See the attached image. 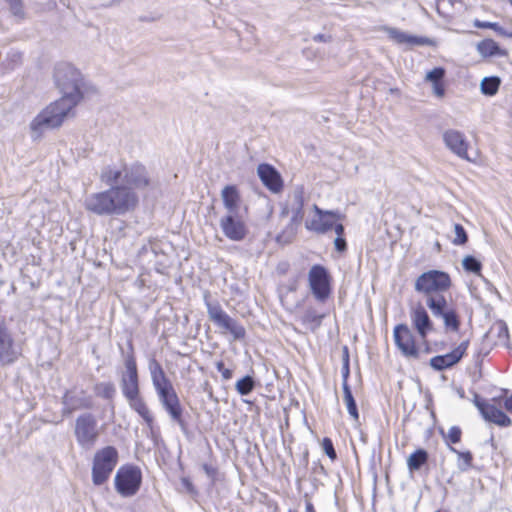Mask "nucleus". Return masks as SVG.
Listing matches in <instances>:
<instances>
[{
  "instance_id": "nucleus-1",
  "label": "nucleus",
  "mask_w": 512,
  "mask_h": 512,
  "mask_svg": "<svg viewBox=\"0 0 512 512\" xmlns=\"http://www.w3.org/2000/svg\"><path fill=\"white\" fill-rule=\"evenodd\" d=\"M54 81L62 96L42 109L30 122L34 140L41 138L48 130L59 128L83 97V77L72 64L58 63L54 68Z\"/></svg>"
},
{
  "instance_id": "nucleus-2",
  "label": "nucleus",
  "mask_w": 512,
  "mask_h": 512,
  "mask_svg": "<svg viewBox=\"0 0 512 512\" xmlns=\"http://www.w3.org/2000/svg\"><path fill=\"white\" fill-rule=\"evenodd\" d=\"M137 203L138 197L134 191L126 186L116 185L88 195L84 200V207L98 216L124 215L134 209Z\"/></svg>"
},
{
  "instance_id": "nucleus-3",
  "label": "nucleus",
  "mask_w": 512,
  "mask_h": 512,
  "mask_svg": "<svg viewBox=\"0 0 512 512\" xmlns=\"http://www.w3.org/2000/svg\"><path fill=\"white\" fill-rule=\"evenodd\" d=\"M452 286V280L447 272L441 270H428L420 274L414 283L417 293L425 296L426 301L444 295Z\"/></svg>"
},
{
  "instance_id": "nucleus-4",
  "label": "nucleus",
  "mask_w": 512,
  "mask_h": 512,
  "mask_svg": "<svg viewBox=\"0 0 512 512\" xmlns=\"http://www.w3.org/2000/svg\"><path fill=\"white\" fill-rule=\"evenodd\" d=\"M119 453L114 446H106L97 450L92 461V483L101 486L108 481L118 464Z\"/></svg>"
},
{
  "instance_id": "nucleus-5",
  "label": "nucleus",
  "mask_w": 512,
  "mask_h": 512,
  "mask_svg": "<svg viewBox=\"0 0 512 512\" xmlns=\"http://www.w3.org/2000/svg\"><path fill=\"white\" fill-rule=\"evenodd\" d=\"M74 435L79 447L91 450L100 436L96 417L89 412L79 415L75 420Z\"/></svg>"
},
{
  "instance_id": "nucleus-6",
  "label": "nucleus",
  "mask_w": 512,
  "mask_h": 512,
  "mask_svg": "<svg viewBox=\"0 0 512 512\" xmlns=\"http://www.w3.org/2000/svg\"><path fill=\"white\" fill-rule=\"evenodd\" d=\"M142 472L135 465L121 466L114 477V486L116 492L124 497L129 498L136 495L141 487Z\"/></svg>"
},
{
  "instance_id": "nucleus-7",
  "label": "nucleus",
  "mask_w": 512,
  "mask_h": 512,
  "mask_svg": "<svg viewBox=\"0 0 512 512\" xmlns=\"http://www.w3.org/2000/svg\"><path fill=\"white\" fill-rule=\"evenodd\" d=\"M205 304L209 319L219 328L229 332L234 340H242L246 336V330L238 321L231 318L219 303H211L205 296Z\"/></svg>"
},
{
  "instance_id": "nucleus-8",
  "label": "nucleus",
  "mask_w": 512,
  "mask_h": 512,
  "mask_svg": "<svg viewBox=\"0 0 512 512\" xmlns=\"http://www.w3.org/2000/svg\"><path fill=\"white\" fill-rule=\"evenodd\" d=\"M425 302L432 315L443 321L446 331H459L461 325L459 314L456 308L448 302L446 297L430 298Z\"/></svg>"
},
{
  "instance_id": "nucleus-9",
  "label": "nucleus",
  "mask_w": 512,
  "mask_h": 512,
  "mask_svg": "<svg viewBox=\"0 0 512 512\" xmlns=\"http://www.w3.org/2000/svg\"><path fill=\"white\" fill-rule=\"evenodd\" d=\"M309 287L314 297L324 302L331 293L330 276L327 269L319 264L313 265L308 273Z\"/></svg>"
},
{
  "instance_id": "nucleus-10",
  "label": "nucleus",
  "mask_w": 512,
  "mask_h": 512,
  "mask_svg": "<svg viewBox=\"0 0 512 512\" xmlns=\"http://www.w3.org/2000/svg\"><path fill=\"white\" fill-rule=\"evenodd\" d=\"M21 356V348L15 343L13 335L4 319L0 318V365L15 363Z\"/></svg>"
},
{
  "instance_id": "nucleus-11",
  "label": "nucleus",
  "mask_w": 512,
  "mask_h": 512,
  "mask_svg": "<svg viewBox=\"0 0 512 512\" xmlns=\"http://www.w3.org/2000/svg\"><path fill=\"white\" fill-rule=\"evenodd\" d=\"M120 388L123 396L140 392L138 368L132 349L124 358V369L120 372Z\"/></svg>"
},
{
  "instance_id": "nucleus-12",
  "label": "nucleus",
  "mask_w": 512,
  "mask_h": 512,
  "mask_svg": "<svg viewBox=\"0 0 512 512\" xmlns=\"http://www.w3.org/2000/svg\"><path fill=\"white\" fill-rule=\"evenodd\" d=\"M394 342L403 356L417 359L419 349L411 329L406 324H398L393 330Z\"/></svg>"
},
{
  "instance_id": "nucleus-13",
  "label": "nucleus",
  "mask_w": 512,
  "mask_h": 512,
  "mask_svg": "<svg viewBox=\"0 0 512 512\" xmlns=\"http://www.w3.org/2000/svg\"><path fill=\"white\" fill-rule=\"evenodd\" d=\"M157 396L171 420L177 423L182 430H185L186 422L183 419V408L174 387L157 393Z\"/></svg>"
},
{
  "instance_id": "nucleus-14",
  "label": "nucleus",
  "mask_w": 512,
  "mask_h": 512,
  "mask_svg": "<svg viewBox=\"0 0 512 512\" xmlns=\"http://www.w3.org/2000/svg\"><path fill=\"white\" fill-rule=\"evenodd\" d=\"M220 228L231 241H242L247 235V227L239 213H226L220 219Z\"/></svg>"
},
{
  "instance_id": "nucleus-15",
  "label": "nucleus",
  "mask_w": 512,
  "mask_h": 512,
  "mask_svg": "<svg viewBox=\"0 0 512 512\" xmlns=\"http://www.w3.org/2000/svg\"><path fill=\"white\" fill-rule=\"evenodd\" d=\"M304 187L301 185L296 186L291 195L290 202L284 205L279 214L280 222L286 220L289 216L294 218L295 221H301L304 218Z\"/></svg>"
},
{
  "instance_id": "nucleus-16",
  "label": "nucleus",
  "mask_w": 512,
  "mask_h": 512,
  "mask_svg": "<svg viewBox=\"0 0 512 512\" xmlns=\"http://www.w3.org/2000/svg\"><path fill=\"white\" fill-rule=\"evenodd\" d=\"M442 139L449 151L461 159L471 161L468 156L470 144L463 132L456 129H447L443 132Z\"/></svg>"
},
{
  "instance_id": "nucleus-17",
  "label": "nucleus",
  "mask_w": 512,
  "mask_h": 512,
  "mask_svg": "<svg viewBox=\"0 0 512 512\" xmlns=\"http://www.w3.org/2000/svg\"><path fill=\"white\" fill-rule=\"evenodd\" d=\"M150 184L151 179L145 166L136 163L124 168L122 185L128 187L131 191L133 189H144Z\"/></svg>"
},
{
  "instance_id": "nucleus-18",
  "label": "nucleus",
  "mask_w": 512,
  "mask_h": 512,
  "mask_svg": "<svg viewBox=\"0 0 512 512\" xmlns=\"http://www.w3.org/2000/svg\"><path fill=\"white\" fill-rule=\"evenodd\" d=\"M62 414L70 415L76 410L91 409L93 407L92 397L83 390L67 391L62 398Z\"/></svg>"
},
{
  "instance_id": "nucleus-19",
  "label": "nucleus",
  "mask_w": 512,
  "mask_h": 512,
  "mask_svg": "<svg viewBox=\"0 0 512 512\" xmlns=\"http://www.w3.org/2000/svg\"><path fill=\"white\" fill-rule=\"evenodd\" d=\"M469 341L461 342L454 350L444 355H437L430 359V366L436 371H443L456 365L465 355Z\"/></svg>"
},
{
  "instance_id": "nucleus-20",
  "label": "nucleus",
  "mask_w": 512,
  "mask_h": 512,
  "mask_svg": "<svg viewBox=\"0 0 512 512\" xmlns=\"http://www.w3.org/2000/svg\"><path fill=\"white\" fill-rule=\"evenodd\" d=\"M474 404L486 421L492 422L501 427H508L511 425V419L503 411L480 399L478 394L474 395Z\"/></svg>"
},
{
  "instance_id": "nucleus-21",
  "label": "nucleus",
  "mask_w": 512,
  "mask_h": 512,
  "mask_svg": "<svg viewBox=\"0 0 512 512\" xmlns=\"http://www.w3.org/2000/svg\"><path fill=\"white\" fill-rule=\"evenodd\" d=\"M313 208L317 215V218H314L311 221L306 222V228L318 234H324L332 230L334 225V220L332 218L339 217L338 213L333 211H324L320 209L317 205H314Z\"/></svg>"
},
{
  "instance_id": "nucleus-22",
  "label": "nucleus",
  "mask_w": 512,
  "mask_h": 512,
  "mask_svg": "<svg viewBox=\"0 0 512 512\" xmlns=\"http://www.w3.org/2000/svg\"><path fill=\"white\" fill-rule=\"evenodd\" d=\"M410 319L413 327L422 339H426L427 335L434 329L428 312L420 304L411 309Z\"/></svg>"
},
{
  "instance_id": "nucleus-23",
  "label": "nucleus",
  "mask_w": 512,
  "mask_h": 512,
  "mask_svg": "<svg viewBox=\"0 0 512 512\" xmlns=\"http://www.w3.org/2000/svg\"><path fill=\"white\" fill-rule=\"evenodd\" d=\"M257 173L264 184L273 193H278L283 188V181L279 172L270 164H260Z\"/></svg>"
},
{
  "instance_id": "nucleus-24",
  "label": "nucleus",
  "mask_w": 512,
  "mask_h": 512,
  "mask_svg": "<svg viewBox=\"0 0 512 512\" xmlns=\"http://www.w3.org/2000/svg\"><path fill=\"white\" fill-rule=\"evenodd\" d=\"M124 397L128 402L129 407L132 410H134L144 420V422L150 429H152L154 417L150 412L146 402L142 398L140 392L133 393Z\"/></svg>"
},
{
  "instance_id": "nucleus-25",
  "label": "nucleus",
  "mask_w": 512,
  "mask_h": 512,
  "mask_svg": "<svg viewBox=\"0 0 512 512\" xmlns=\"http://www.w3.org/2000/svg\"><path fill=\"white\" fill-rule=\"evenodd\" d=\"M384 30L388 34L389 38L392 39L397 44H407L410 46H414L426 45L429 44L430 42L428 38L409 35L397 28L385 27Z\"/></svg>"
},
{
  "instance_id": "nucleus-26",
  "label": "nucleus",
  "mask_w": 512,
  "mask_h": 512,
  "mask_svg": "<svg viewBox=\"0 0 512 512\" xmlns=\"http://www.w3.org/2000/svg\"><path fill=\"white\" fill-rule=\"evenodd\" d=\"M221 198L227 213H239L241 197L236 186H225L221 191Z\"/></svg>"
},
{
  "instance_id": "nucleus-27",
  "label": "nucleus",
  "mask_w": 512,
  "mask_h": 512,
  "mask_svg": "<svg viewBox=\"0 0 512 512\" xmlns=\"http://www.w3.org/2000/svg\"><path fill=\"white\" fill-rule=\"evenodd\" d=\"M300 224L301 221H295L294 218L290 217L276 235V242L280 244L291 243L297 234Z\"/></svg>"
},
{
  "instance_id": "nucleus-28",
  "label": "nucleus",
  "mask_w": 512,
  "mask_h": 512,
  "mask_svg": "<svg viewBox=\"0 0 512 512\" xmlns=\"http://www.w3.org/2000/svg\"><path fill=\"white\" fill-rule=\"evenodd\" d=\"M124 169L119 170L110 166L105 167L100 175V179L110 187L123 184Z\"/></svg>"
},
{
  "instance_id": "nucleus-29",
  "label": "nucleus",
  "mask_w": 512,
  "mask_h": 512,
  "mask_svg": "<svg viewBox=\"0 0 512 512\" xmlns=\"http://www.w3.org/2000/svg\"><path fill=\"white\" fill-rule=\"evenodd\" d=\"M323 317L315 309L307 308L301 316V322L310 330L315 331L320 327Z\"/></svg>"
},
{
  "instance_id": "nucleus-30",
  "label": "nucleus",
  "mask_w": 512,
  "mask_h": 512,
  "mask_svg": "<svg viewBox=\"0 0 512 512\" xmlns=\"http://www.w3.org/2000/svg\"><path fill=\"white\" fill-rule=\"evenodd\" d=\"M428 452L424 449H417L407 459V466L410 472L419 470L428 461Z\"/></svg>"
},
{
  "instance_id": "nucleus-31",
  "label": "nucleus",
  "mask_w": 512,
  "mask_h": 512,
  "mask_svg": "<svg viewBox=\"0 0 512 512\" xmlns=\"http://www.w3.org/2000/svg\"><path fill=\"white\" fill-rule=\"evenodd\" d=\"M342 387H343V394H344L343 400L346 404L348 413L354 420L357 421L359 419V413H358V408L356 405V401L353 397L351 388L348 383H342Z\"/></svg>"
},
{
  "instance_id": "nucleus-32",
  "label": "nucleus",
  "mask_w": 512,
  "mask_h": 512,
  "mask_svg": "<svg viewBox=\"0 0 512 512\" xmlns=\"http://www.w3.org/2000/svg\"><path fill=\"white\" fill-rule=\"evenodd\" d=\"M501 80L497 76L484 77L480 83V90L486 96H494L500 87Z\"/></svg>"
},
{
  "instance_id": "nucleus-33",
  "label": "nucleus",
  "mask_w": 512,
  "mask_h": 512,
  "mask_svg": "<svg viewBox=\"0 0 512 512\" xmlns=\"http://www.w3.org/2000/svg\"><path fill=\"white\" fill-rule=\"evenodd\" d=\"M478 52L484 57L501 55L499 45L492 39H485L477 44Z\"/></svg>"
},
{
  "instance_id": "nucleus-34",
  "label": "nucleus",
  "mask_w": 512,
  "mask_h": 512,
  "mask_svg": "<svg viewBox=\"0 0 512 512\" xmlns=\"http://www.w3.org/2000/svg\"><path fill=\"white\" fill-rule=\"evenodd\" d=\"M449 449L458 456L457 467L460 471L465 472L471 468L473 455L470 451H459L451 445H449Z\"/></svg>"
},
{
  "instance_id": "nucleus-35",
  "label": "nucleus",
  "mask_w": 512,
  "mask_h": 512,
  "mask_svg": "<svg viewBox=\"0 0 512 512\" xmlns=\"http://www.w3.org/2000/svg\"><path fill=\"white\" fill-rule=\"evenodd\" d=\"M254 388H255V380L250 375L244 376L243 378L238 380L235 385L236 391L241 396H246V395L250 394L254 390Z\"/></svg>"
},
{
  "instance_id": "nucleus-36",
  "label": "nucleus",
  "mask_w": 512,
  "mask_h": 512,
  "mask_svg": "<svg viewBox=\"0 0 512 512\" xmlns=\"http://www.w3.org/2000/svg\"><path fill=\"white\" fill-rule=\"evenodd\" d=\"M95 393L104 399H112L116 394V389L111 382H101L96 384Z\"/></svg>"
},
{
  "instance_id": "nucleus-37",
  "label": "nucleus",
  "mask_w": 512,
  "mask_h": 512,
  "mask_svg": "<svg viewBox=\"0 0 512 512\" xmlns=\"http://www.w3.org/2000/svg\"><path fill=\"white\" fill-rule=\"evenodd\" d=\"M148 370H149L152 382H154L166 375L161 364L157 361V359L155 357H151L148 360Z\"/></svg>"
},
{
  "instance_id": "nucleus-38",
  "label": "nucleus",
  "mask_w": 512,
  "mask_h": 512,
  "mask_svg": "<svg viewBox=\"0 0 512 512\" xmlns=\"http://www.w3.org/2000/svg\"><path fill=\"white\" fill-rule=\"evenodd\" d=\"M463 268L468 271L475 274H480L482 269L481 262L476 259L474 256H466L462 261Z\"/></svg>"
},
{
  "instance_id": "nucleus-39",
  "label": "nucleus",
  "mask_w": 512,
  "mask_h": 512,
  "mask_svg": "<svg viewBox=\"0 0 512 512\" xmlns=\"http://www.w3.org/2000/svg\"><path fill=\"white\" fill-rule=\"evenodd\" d=\"M474 26L477 27V28H489V29L494 30L495 32H497L499 35H503V36H507V37H512V32L511 33L507 32L498 23L484 22V21H480V20H475L474 21Z\"/></svg>"
},
{
  "instance_id": "nucleus-40",
  "label": "nucleus",
  "mask_w": 512,
  "mask_h": 512,
  "mask_svg": "<svg viewBox=\"0 0 512 512\" xmlns=\"http://www.w3.org/2000/svg\"><path fill=\"white\" fill-rule=\"evenodd\" d=\"M5 2L8 4L9 10L13 16L20 20L25 18V11L23 8L22 0H5Z\"/></svg>"
},
{
  "instance_id": "nucleus-41",
  "label": "nucleus",
  "mask_w": 512,
  "mask_h": 512,
  "mask_svg": "<svg viewBox=\"0 0 512 512\" xmlns=\"http://www.w3.org/2000/svg\"><path fill=\"white\" fill-rule=\"evenodd\" d=\"M445 76V69L442 67H436L426 74L425 80L432 84L440 83L443 81Z\"/></svg>"
},
{
  "instance_id": "nucleus-42",
  "label": "nucleus",
  "mask_w": 512,
  "mask_h": 512,
  "mask_svg": "<svg viewBox=\"0 0 512 512\" xmlns=\"http://www.w3.org/2000/svg\"><path fill=\"white\" fill-rule=\"evenodd\" d=\"M454 232L456 237L453 239L454 245H464L468 241V235L461 224L454 225Z\"/></svg>"
},
{
  "instance_id": "nucleus-43",
  "label": "nucleus",
  "mask_w": 512,
  "mask_h": 512,
  "mask_svg": "<svg viewBox=\"0 0 512 512\" xmlns=\"http://www.w3.org/2000/svg\"><path fill=\"white\" fill-rule=\"evenodd\" d=\"M462 431L458 426H452L447 432V435L444 436L445 440L449 444H456L461 441Z\"/></svg>"
},
{
  "instance_id": "nucleus-44",
  "label": "nucleus",
  "mask_w": 512,
  "mask_h": 512,
  "mask_svg": "<svg viewBox=\"0 0 512 512\" xmlns=\"http://www.w3.org/2000/svg\"><path fill=\"white\" fill-rule=\"evenodd\" d=\"M152 384H153V387H154L156 393L173 388L172 382L166 375L163 376L162 378L152 382Z\"/></svg>"
},
{
  "instance_id": "nucleus-45",
  "label": "nucleus",
  "mask_w": 512,
  "mask_h": 512,
  "mask_svg": "<svg viewBox=\"0 0 512 512\" xmlns=\"http://www.w3.org/2000/svg\"><path fill=\"white\" fill-rule=\"evenodd\" d=\"M152 384H153V387H154L156 393L173 388L172 382L166 375L163 376L162 378L152 382Z\"/></svg>"
},
{
  "instance_id": "nucleus-46",
  "label": "nucleus",
  "mask_w": 512,
  "mask_h": 512,
  "mask_svg": "<svg viewBox=\"0 0 512 512\" xmlns=\"http://www.w3.org/2000/svg\"><path fill=\"white\" fill-rule=\"evenodd\" d=\"M322 447L325 454L331 459L335 460L337 458L336 451L334 449L333 443L330 438L325 437L322 441Z\"/></svg>"
},
{
  "instance_id": "nucleus-47",
  "label": "nucleus",
  "mask_w": 512,
  "mask_h": 512,
  "mask_svg": "<svg viewBox=\"0 0 512 512\" xmlns=\"http://www.w3.org/2000/svg\"><path fill=\"white\" fill-rule=\"evenodd\" d=\"M216 368L218 372L221 373L224 380H230L233 376V371L231 369L225 368L224 363L222 361H218L216 363Z\"/></svg>"
},
{
  "instance_id": "nucleus-48",
  "label": "nucleus",
  "mask_w": 512,
  "mask_h": 512,
  "mask_svg": "<svg viewBox=\"0 0 512 512\" xmlns=\"http://www.w3.org/2000/svg\"><path fill=\"white\" fill-rule=\"evenodd\" d=\"M202 469L204 470L205 474L212 480L214 481L215 478H216V475H217V468L210 465V464H203L202 465Z\"/></svg>"
},
{
  "instance_id": "nucleus-49",
  "label": "nucleus",
  "mask_w": 512,
  "mask_h": 512,
  "mask_svg": "<svg viewBox=\"0 0 512 512\" xmlns=\"http://www.w3.org/2000/svg\"><path fill=\"white\" fill-rule=\"evenodd\" d=\"M181 484H182V487L189 493V494H194L195 493V487L194 485L192 484V482L190 481L189 478H182L181 479Z\"/></svg>"
},
{
  "instance_id": "nucleus-50",
  "label": "nucleus",
  "mask_w": 512,
  "mask_h": 512,
  "mask_svg": "<svg viewBox=\"0 0 512 512\" xmlns=\"http://www.w3.org/2000/svg\"><path fill=\"white\" fill-rule=\"evenodd\" d=\"M334 245L337 251L343 252L347 248L346 240L343 237H337L334 240Z\"/></svg>"
},
{
  "instance_id": "nucleus-51",
  "label": "nucleus",
  "mask_w": 512,
  "mask_h": 512,
  "mask_svg": "<svg viewBox=\"0 0 512 512\" xmlns=\"http://www.w3.org/2000/svg\"><path fill=\"white\" fill-rule=\"evenodd\" d=\"M349 373H350V371H349V359H348V356H347L345 361H344V365L342 367V378H343L342 383H348Z\"/></svg>"
},
{
  "instance_id": "nucleus-52",
  "label": "nucleus",
  "mask_w": 512,
  "mask_h": 512,
  "mask_svg": "<svg viewBox=\"0 0 512 512\" xmlns=\"http://www.w3.org/2000/svg\"><path fill=\"white\" fill-rule=\"evenodd\" d=\"M433 92L437 97H443L445 94L443 82L433 84Z\"/></svg>"
},
{
  "instance_id": "nucleus-53",
  "label": "nucleus",
  "mask_w": 512,
  "mask_h": 512,
  "mask_svg": "<svg viewBox=\"0 0 512 512\" xmlns=\"http://www.w3.org/2000/svg\"><path fill=\"white\" fill-rule=\"evenodd\" d=\"M21 53L17 51H11L8 53V58L11 59L14 65H18L21 61Z\"/></svg>"
},
{
  "instance_id": "nucleus-54",
  "label": "nucleus",
  "mask_w": 512,
  "mask_h": 512,
  "mask_svg": "<svg viewBox=\"0 0 512 512\" xmlns=\"http://www.w3.org/2000/svg\"><path fill=\"white\" fill-rule=\"evenodd\" d=\"M332 229H334V231L336 232L338 237H342V235L344 233V226L341 223H335L334 222V225H333Z\"/></svg>"
},
{
  "instance_id": "nucleus-55",
  "label": "nucleus",
  "mask_w": 512,
  "mask_h": 512,
  "mask_svg": "<svg viewBox=\"0 0 512 512\" xmlns=\"http://www.w3.org/2000/svg\"><path fill=\"white\" fill-rule=\"evenodd\" d=\"M330 36H327L325 34H316L314 37H313V40L316 41V42H327L330 40Z\"/></svg>"
},
{
  "instance_id": "nucleus-56",
  "label": "nucleus",
  "mask_w": 512,
  "mask_h": 512,
  "mask_svg": "<svg viewBox=\"0 0 512 512\" xmlns=\"http://www.w3.org/2000/svg\"><path fill=\"white\" fill-rule=\"evenodd\" d=\"M504 407L506 408V410L508 411H512V395L508 398H506L505 402H504Z\"/></svg>"
},
{
  "instance_id": "nucleus-57",
  "label": "nucleus",
  "mask_w": 512,
  "mask_h": 512,
  "mask_svg": "<svg viewBox=\"0 0 512 512\" xmlns=\"http://www.w3.org/2000/svg\"><path fill=\"white\" fill-rule=\"evenodd\" d=\"M306 511L307 512H316L313 505L311 503L306 504Z\"/></svg>"
},
{
  "instance_id": "nucleus-58",
  "label": "nucleus",
  "mask_w": 512,
  "mask_h": 512,
  "mask_svg": "<svg viewBox=\"0 0 512 512\" xmlns=\"http://www.w3.org/2000/svg\"><path fill=\"white\" fill-rule=\"evenodd\" d=\"M510 5L512 6V0H509Z\"/></svg>"
}]
</instances>
